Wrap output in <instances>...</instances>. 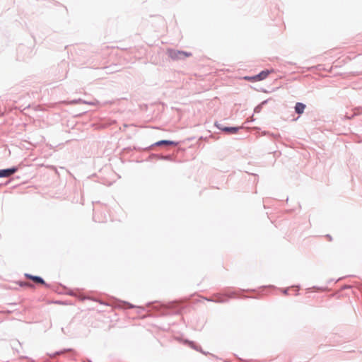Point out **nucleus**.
Masks as SVG:
<instances>
[{
  "label": "nucleus",
  "mask_w": 362,
  "mask_h": 362,
  "mask_svg": "<svg viewBox=\"0 0 362 362\" xmlns=\"http://www.w3.org/2000/svg\"><path fill=\"white\" fill-rule=\"evenodd\" d=\"M93 219L96 222H104L106 221V218L104 217V218H100L98 217V214H97V212H95L94 213V215H93Z\"/></svg>",
  "instance_id": "obj_9"
},
{
  "label": "nucleus",
  "mask_w": 362,
  "mask_h": 362,
  "mask_svg": "<svg viewBox=\"0 0 362 362\" xmlns=\"http://www.w3.org/2000/svg\"><path fill=\"white\" fill-rule=\"evenodd\" d=\"M58 354H59V352H56V353H54V355H53V357H54V356H57V355H58Z\"/></svg>",
  "instance_id": "obj_18"
},
{
  "label": "nucleus",
  "mask_w": 362,
  "mask_h": 362,
  "mask_svg": "<svg viewBox=\"0 0 362 362\" xmlns=\"http://www.w3.org/2000/svg\"><path fill=\"white\" fill-rule=\"evenodd\" d=\"M25 276L28 279H32L34 282H35L37 284H40L46 285L44 279L42 277H40V276H33V275H31V274H25Z\"/></svg>",
  "instance_id": "obj_5"
},
{
  "label": "nucleus",
  "mask_w": 362,
  "mask_h": 362,
  "mask_svg": "<svg viewBox=\"0 0 362 362\" xmlns=\"http://www.w3.org/2000/svg\"><path fill=\"white\" fill-rule=\"evenodd\" d=\"M17 170L18 168L16 167L0 170V177H8L14 174Z\"/></svg>",
  "instance_id": "obj_2"
},
{
  "label": "nucleus",
  "mask_w": 362,
  "mask_h": 362,
  "mask_svg": "<svg viewBox=\"0 0 362 362\" xmlns=\"http://www.w3.org/2000/svg\"><path fill=\"white\" fill-rule=\"evenodd\" d=\"M187 344H188V345L193 349L197 351L199 350V346L198 345H197L195 343H194L193 341H186Z\"/></svg>",
  "instance_id": "obj_11"
},
{
  "label": "nucleus",
  "mask_w": 362,
  "mask_h": 362,
  "mask_svg": "<svg viewBox=\"0 0 362 362\" xmlns=\"http://www.w3.org/2000/svg\"><path fill=\"white\" fill-rule=\"evenodd\" d=\"M211 300L216 303H224L227 301V297L224 296H218L216 299Z\"/></svg>",
  "instance_id": "obj_8"
},
{
  "label": "nucleus",
  "mask_w": 362,
  "mask_h": 362,
  "mask_svg": "<svg viewBox=\"0 0 362 362\" xmlns=\"http://www.w3.org/2000/svg\"><path fill=\"white\" fill-rule=\"evenodd\" d=\"M129 307L130 308H134V306L132 305H129Z\"/></svg>",
  "instance_id": "obj_20"
},
{
  "label": "nucleus",
  "mask_w": 362,
  "mask_h": 362,
  "mask_svg": "<svg viewBox=\"0 0 362 362\" xmlns=\"http://www.w3.org/2000/svg\"><path fill=\"white\" fill-rule=\"evenodd\" d=\"M69 294L71 296H75V293L74 291H70Z\"/></svg>",
  "instance_id": "obj_16"
},
{
  "label": "nucleus",
  "mask_w": 362,
  "mask_h": 362,
  "mask_svg": "<svg viewBox=\"0 0 362 362\" xmlns=\"http://www.w3.org/2000/svg\"><path fill=\"white\" fill-rule=\"evenodd\" d=\"M74 103H86V104H89V105H93L94 103H92V102H86V101H83L81 99H79L78 100H74L73 101Z\"/></svg>",
  "instance_id": "obj_12"
},
{
  "label": "nucleus",
  "mask_w": 362,
  "mask_h": 362,
  "mask_svg": "<svg viewBox=\"0 0 362 362\" xmlns=\"http://www.w3.org/2000/svg\"><path fill=\"white\" fill-rule=\"evenodd\" d=\"M197 351H199L206 356L209 354L208 352L204 351L200 346H199V350H197Z\"/></svg>",
  "instance_id": "obj_13"
},
{
  "label": "nucleus",
  "mask_w": 362,
  "mask_h": 362,
  "mask_svg": "<svg viewBox=\"0 0 362 362\" xmlns=\"http://www.w3.org/2000/svg\"><path fill=\"white\" fill-rule=\"evenodd\" d=\"M216 127L225 132H227V133H229V134H235L241 127H222L220 124H217Z\"/></svg>",
  "instance_id": "obj_4"
},
{
  "label": "nucleus",
  "mask_w": 362,
  "mask_h": 362,
  "mask_svg": "<svg viewBox=\"0 0 362 362\" xmlns=\"http://www.w3.org/2000/svg\"><path fill=\"white\" fill-rule=\"evenodd\" d=\"M267 103V100H264L261 104L258 105L254 110L255 112L258 113L261 111L262 105H265Z\"/></svg>",
  "instance_id": "obj_10"
},
{
  "label": "nucleus",
  "mask_w": 362,
  "mask_h": 362,
  "mask_svg": "<svg viewBox=\"0 0 362 362\" xmlns=\"http://www.w3.org/2000/svg\"><path fill=\"white\" fill-rule=\"evenodd\" d=\"M271 72L272 71L269 70H264L257 75L253 76L252 78L255 81H262L265 79Z\"/></svg>",
  "instance_id": "obj_3"
},
{
  "label": "nucleus",
  "mask_w": 362,
  "mask_h": 362,
  "mask_svg": "<svg viewBox=\"0 0 362 362\" xmlns=\"http://www.w3.org/2000/svg\"><path fill=\"white\" fill-rule=\"evenodd\" d=\"M163 145L177 146V142H175L173 141H170V140H160V141L156 142L153 144V146H163Z\"/></svg>",
  "instance_id": "obj_6"
},
{
  "label": "nucleus",
  "mask_w": 362,
  "mask_h": 362,
  "mask_svg": "<svg viewBox=\"0 0 362 362\" xmlns=\"http://www.w3.org/2000/svg\"><path fill=\"white\" fill-rule=\"evenodd\" d=\"M167 53L168 57H170L173 60L184 59L186 57H189L192 55L190 52L180 51L174 49H168L167 50Z\"/></svg>",
  "instance_id": "obj_1"
},
{
  "label": "nucleus",
  "mask_w": 362,
  "mask_h": 362,
  "mask_svg": "<svg viewBox=\"0 0 362 362\" xmlns=\"http://www.w3.org/2000/svg\"><path fill=\"white\" fill-rule=\"evenodd\" d=\"M160 158L164 160H171L170 156H161Z\"/></svg>",
  "instance_id": "obj_14"
},
{
  "label": "nucleus",
  "mask_w": 362,
  "mask_h": 362,
  "mask_svg": "<svg viewBox=\"0 0 362 362\" xmlns=\"http://www.w3.org/2000/svg\"><path fill=\"white\" fill-rule=\"evenodd\" d=\"M305 105L303 103H297L295 105V112L298 114V115H300L302 113H303L305 109Z\"/></svg>",
  "instance_id": "obj_7"
},
{
  "label": "nucleus",
  "mask_w": 362,
  "mask_h": 362,
  "mask_svg": "<svg viewBox=\"0 0 362 362\" xmlns=\"http://www.w3.org/2000/svg\"><path fill=\"white\" fill-rule=\"evenodd\" d=\"M327 237L329 238V240H332V237L329 235H327Z\"/></svg>",
  "instance_id": "obj_17"
},
{
  "label": "nucleus",
  "mask_w": 362,
  "mask_h": 362,
  "mask_svg": "<svg viewBox=\"0 0 362 362\" xmlns=\"http://www.w3.org/2000/svg\"><path fill=\"white\" fill-rule=\"evenodd\" d=\"M273 136H274L275 138H276V137L279 136V134H273Z\"/></svg>",
  "instance_id": "obj_19"
},
{
  "label": "nucleus",
  "mask_w": 362,
  "mask_h": 362,
  "mask_svg": "<svg viewBox=\"0 0 362 362\" xmlns=\"http://www.w3.org/2000/svg\"><path fill=\"white\" fill-rule=\"evenodd\" d=\"M288 288H285V289H284L283 293L284 294L287 295L288 294Z\"/></svg>",
  "instance_id": "obj_15"
}]
</instances>
